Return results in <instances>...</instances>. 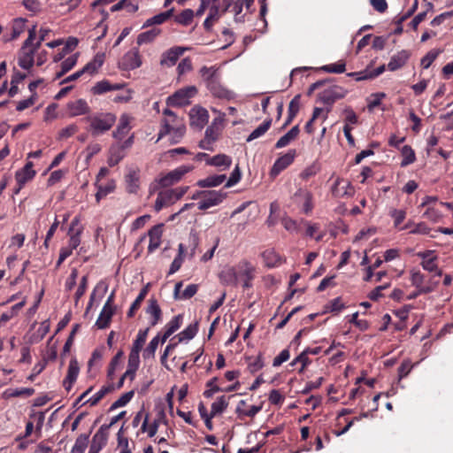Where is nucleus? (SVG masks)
I'll use <instances>...</instances> for the list:
<instances>
[{"label": "nucleus", "mask_w": 453, "mask_h": 453, "mask_svg": "<svg viewBox=\"0 0 453 453\" xmlns=\"http://www.w3.org/2000/svg\"><path fill=\"white\" fill-rule=\"evenodd\" d=\"M386 97V94L383 92H378L372 94L367 98V108L372 111L374 108L378 107L381 104V100Z\"/></svg>", "instance_id": "56"}, {"label": "nucleus", "mask_w": 453, "mask_h": 453, "mask_svg": "<svg viewBox=\"0 0 453 453\" xmlns=\"http://www.w3.org/2000/svg\"><path fill=\"white\" fill-rule=\"evenodd\" d=\"M80 373V365L75 357H73L68 365L67 373L63 380V386L67 390L70 391L76 381L78 375Z\"/></svg>", "instance_id": "16"}, {"label": "nucleus", "mask_w": 453, "mask_h": 453, "mask_svg": "<svg viewBox=\"0 0 453 453\" xmlns=\"http://www.w3.org/2000/svg\"><path fill=\"white\" fill-rule=\"evenodd\" d=\"M389 216L394 219V226L399 227L401 223L406 218V211L404 210H398L391 208L388 212Z\"/></svg>", "instance_id": "62"}, {"label": "nucleus", "mask_w": 453, "mask_h": 453, "mask_svg": "<svg viewBox=\"0 0 453 453\" xmlns=\"http://www.w3.org/2000/svg\"><path fill=\"white\" fill-rule=\"evenodd\" d=\"M108 91H111V83L107 80L96 82L92 88V92L95 95H101Z\"/></svg>", "instance_id": "63"}, {"label": "nucleus", "mask_w": 453, "mask_h": 453, "mask_svg": "<svg viewBox=\"0 0 453 453\" xmlns=\"http://www.w3.org/2000/svg\"><path fill=\"white\" fill-rule=\"evenodd\" d=\"M221 4H211L209 13L203 22V27L206 31H211L216 20L219 18V12H222Z\"/></svg>", "instance_id": "35"}, {"label": "nucleus", "mask_w": 453, "mask_h": 453, "mask_svg": "<svg viewBox=\"0 0 453 453\" xmlns=\"http://www.w3.org/2000/svg\"><path fill=\"white\" fill-rule=\"evenodd\" d=\"M126 156V153L118 147L116 144L112 145L109 150L108 165L110 166H115L118 165Z\"/></svg>", "instance_id": "41"}, {"label": "nucleus", "mask_w": 453, "mask_h": 453, "mask_svg": "<svg viewBox=\"0 0 453 453\" xmlns=\"http://www.w3.org/2000/svg\"><path fill=\"white\" fill-rule=\"evenodd\" d=\"M198 330V322L196 321L193 324L188 326L184 330H182L179 334V342L183 341H189L195 337Z\"/></svg>", "instance_id": "47"}, {"label": "nucleus", "mask_w": 453, "mask_h": 453, "mask_svg": "<svg viewBox=\"0 0 453 453\" xmlns=\"http://www.w3.org/2000/svg\"><path fill=\"white\" fill-rule=\"evenodd\" d=\"M237 267L240 271V273H238L239 277H243L244 279H248V280H252L254 268L250 263L242 261L238 265Z\"/></svg>", "instance_id": "55"}, {"label": "nucleus", "mask_w": 453, "mask_h": 453, "mask_svg": "<svg viewBox=\"0 0 453 453\" xmlns=\"http://www.w3.org/2000/svg\"><path fill=\"white\" fill-rule=\"evenodd\" d=\"M417 256L422 259L420 265L422 268L429 273H434L437 276L442 275V271L437 265V256L434 250H425L417 253Z\"/></svg>", "instance_id": "7"}, {"label": "nucleus", "mask_w": 453, "mask_h": 453, "mask_svg": "<svg viewBox=\"0 0 453 453\" xmlns=\"http://www.w3.org/2000/svg\"><path fill=\"white\" fill-rule=\"evenodd\" d=\"M114 314V308H108V307H103L96 321V326L98 329H104L106 328Z\"/></svg>", "instance_id": "36"}, {"label": "nucleus", "mask_w": 453, "mask_h": 453, "mask_svg": "<svg viewBox=\"0 0 453 453\" xmlns=\"http://www.w3.org/2000/svg\"><path fill=\"white\" fill-rule=\"evenodd\" d=\"M194 169L191 165H182L165 175L159 176L156 181L159 187L166 188L179 182L185 174L188 173Z\"/></svg>", "instance_id": "5"}, {"label": "nucleus", "mask_w": 453, "mask_h": 453, "mask_svg": "<svg viewBox=\"0 0 453 453\" xmlns=\"http://www.w3.org/2000/svg\"><path fill=\"white\" fill-rule=\"evenodd\" d=\"M423 218L434 223H436L441 220V219L442 218V214L439 210L435 209L434 207L428 206L425 212L423 213Z\"/></svg>", "instance_id": "61"}, {"label": "nucleus", "mask_w": 453, "mask_h": 453, "mask_svg": "<svg viewBox=\"0 0 453 453\" xmlns=\"http://www.w3.org/2000/svg\"><path fill=\"white\" fill-rule=\"evenodd\" d=\"M182 315L179 314L174 316L165 326V333L161 338V343H165V341L176 332L182 324Z\"/></svg>", "instance_id": "32"}, {"label": "nucleus", "mask_w": 453, "mask_h": 453, "mask_svg": "<svg viewBox=\"0 0 453 453\" xmlns=\"http://www.w3.org/2000/svg\"><path fill=\"white\" fill-rule=\"evenodd\" d=\"M347 90L340 86H330L319 93V98L324 104L332 105L336 100L343 98Z\"/></svg>", "instance_id": "9"}, {"label": "nucleus", "mask_w": 453, "mask_h": 453, "mask_svg": "<svg viewBox=\"0 0 453 453\" xmlns=\"http://www.w3.org/2000/svg\"><path fill=\"white\" fill-rule=\"evenodd\" d=\"M207 89L214 97L226 100H231L234 97V93L224 87L221 83V80L211 84L207 87Z\"/></svg>", "instance_id": "20"}, {"label": "nucleus", "mask_w": 453, "mask_h": 453, "mask_svg": "<svg viewBox=\"0 0 453 453\" xmlns=\"http://www.w3.org/2000/svg\"><path fill=\"white\" fill-rule=\"evenodd\" d=\"M127 190L130 194H134L140 188V171L130 168L126 175Z\"/></svg>", "instance_id": "26"}, {"label": "nucleus", "mask_w": 453, "mask_h": 453, "mask_svg": "<svg viewBox=\"0 0 453 453\" xmlns=\"http://www.w3.org/2000/svg\"><path fill=\"white\" fill-rule=\"evenodd\" d=\"M146 295H147V289L142 288L140 291L137 297L135 298V300L134 301V303L131 304L129 311H127V317L131 318L134 315L135 311L140 308L141 303L143 301V299L145 298Z\"/></svg>", "instance_id": "59"}, {"label": "nucleus", "mask_w": 453, "mask_h": 453, "mask_svg": "<svg viewBox=\"0 0 453 453\" xmlns=\"http://www.w3.org/2000/svg\"><path fill=\"white\" fill-rule=\"evenodd\" d=\"M149 333V328L139 330L135 340L133 342L131 350L135 352H140L146 342L147 336Z\"/></svg>", "instance_id": "49"}, {"label": "nucleus", "mask_w": 453, "mask_h": 453, "mask_svg": "<svg viewBox=\"0 0 453 453\" xmlns=\"http://www.w3.org/2000/svg\"><path fill=\"white\" fill-rule=\"evenodd\" d=\"M295 197L296 199H299V203L302 208V211L305 214H309L311 212L313 209V203H312V194L306 190V189H298L296 194Z\"/></svg>", "instance_id": "19"}, {"label": "nucleus", "mask_w": 453, "mask_h": 453, "mask_svg": "<svg viewBox=\"0 0 453 453\" xmlns=\"http://www.w3.org/2000/svg\"><path fill=\"white\" fill-rule=\"evenodd\" d=\"M67 111L71 117H77L88 114L90 111V107L84 99H78L67 104Z\"/></svg>", "instance_id": "21"}, {"label": "nucleus", "mask_w": 453, "mask_h": 453, "mask_svg": "<svg viewBox=\"0 0 453 453\" xmlns=\"http://www.w3.org/2000/svg\"><path fill=\"white\" fill-rule=\"evenodd\" d=\"M410 58L409 51L403 50L393 55L388 64V69L391 72L402 68Z\"/></svg>", "instance_id": "29"}, {"label": "nucleus", "mask_w": 453, "mask_h": 453, "mask_svg": "<svg viewBox=\"0 0 453 453\" xmlns=\"http://www.w3.org/2000/svg\"><path fill=\"white\" fill-rule=\"evenodd\" d=\"M185 247L184 244L180 243L178 246V255L173 259L170 265L168 274H173L180 270L184 260Z\"/></svg>", "instance_id": "45"}, {"label": "nucleus", "mask_w": 453, "mask_h": 453, "mask_svg": "<svg viewBox=\"0 0 453 453\" xmlns=\"http://www.w3.org/2000/svg\"><path fill=\"white\" fill-rule=\"evenodd\" d=\"M111 387H103L100 390L95 393L91 397H89L86 403H88L91 406H94L98 403V402L111 390Z\"/></svg>", "instance_id": "64"}, {"label": "nucleus", "mask_w": 453, "mask_h": 453, "mask_svg": "<svg viewBox=\"0 0 453 453\" xmlns=\"http://www.w3.org/2000/svg\"><path fill=\"white\" fill-rule=\"evenodd\" d=\"M194 16L195 12L193 10L185 9L180 14L175 16L174 19L180 25L188 26L192 22Z\"/></svg>", "instance_id": "54"}, {"label": "nucleus", "mask_w": 453, "mask_h": 453, "mask_svg": "<svg viewBox=\"0 0 453 453\" xmlns=\"http://www.w3.org/2000/svg\"><path fill=\"white\" fill-rule=\"evenodd\" d=\"M411 282L417 289H419V293H431L438 286V281H429V284L424 285L425 275L418 269H411L410 272Z\"/></svg>", "instance_id": "8"}, {"label": "nucleus", "mask_w": 453, "mask_h": 453, "mask_svg": "<svg viewBox=\"0 0 453 453\" xmlns=\"http://www.w3.org/2000/svg\"><path fill=\"white\" fill-rule=\"evenodd\" d=\"M173 8H172L166 12L158 13V14L148 19L145 21L143 27H150V26H153V25L162 24L165 21H166L173 15Z\"/></svg>", "instance_id": "46"}, {"label": "nucleus", "mask_w": 453, "mask_h": 453, "mask_svg": "<svg viewBox=\"0 0 453 453\" xmlns=\"http://www.w3.org/2000/svg\"><path fill=\"white\" fill-rule=\"evenodd\" d=\"M247 364L248 369L251 373H255L264 367V361L260 354L255 357H247Z\"/></svg>", "instance_id": "52"}, {"label": "nucleus", "mask_w": 453, "mask_h": 453, "mask_svg": "<svg viewBox=\"0 0 453 453\" xmlns=\"http://www.w3.org/2000/svg\"><path fill=\"white\" fill-rule=\"evenodd\" d=\"M88 124V131L92 136H99L109 131L115 124L117 118L111 112H97L87 116L84 119Z\"/></svg>", "instance_id": "2"}, {"label": "nucleus", "mask_w": 453, "mask_h": 453, "mask_svg": "<svg viewBox=\"0 0 453 453\" xmlns=\"http://www.w3.org/2000/svg\"><path fill=\"white\" fill-rule=\"evenodd\" d=\"M299 134L298 126L293 127L288 132H287L283 136H281L276 142L275 148L280 149L288 145L292 141H294Z\"/></svg>", "instance_id": "40"}, {"label": "nucleus", "mask_w": 453, "mask_h": 453, "mask_svg": "<svg viewBox=\"0 0 453 453\" xmlns=\"http://www.w3.org/2000/svg\"><path fill=\"white\" fill-rule=\"evenodd\" d=\"M160 30L157 28L141 33L137 37V44L142 45L152 42L159 34Z\"/></svg>", "instance_id": "53"}, {"label": "nucleus", "mask_w": 453, "mask_h": 453, "mask_svg": "<svg viewBox=\"0 0 453 453\" xmlns=\"http://www.w3.org/2000/svg\"><path fill=\"white\" fill-rule=\"evenodd\" d=\"M88 434H81L75 441V443L73 447V453H83L88 446Z\"/></svg>", "instance_id": "60"}, {"label": "nucleus", "mask_w": 453, "mask_h": 453, "mask_svg": "<svg viewBox=\"0 0 453 453\" xmlns=\"http://www.w3.org/2000/svg\"><path fill=\"white\" fill-rule=\"evenodd\" d=\"M399 229H410L409 234H423L435 237V235L430 234L431 228L425 222L415 223L412 220H409L403 226L399 227Z\"/></svg>", "instance_id": "23"}, {"label": "nucleus", "mask_w": 453, "mask_h": 453, "mask_svg": "<svg viewBox=\"0 0 453 453\" xmlns=\"http://www.w3.org/2000/svg\"><path fill=\"white\" fill-rule=\"evenodd\" d=\"M36 37V26L28 29V36L24 42L18 58L19 65L25 70H29L35 64V54L39 49L34 44Z\"/></svg>", "instance_id": "3"}, {"label": "nucleus", "mask_w": 453, "mask_h": 453, "mask_svg": "<svg viewBox=\"0 0 453 453\" xmlns=\"http://www.w3.org/2000/svg\"><path fill=\"white\" fill-rule=\"evenodd\" d=\"M95 185L97 188L96 194V199L97 202H99L101 199L105 197L110 193L113 192L116 188L115 181L113 180H109L104 185L97 182H96Z\"/></svg>", "instance_id": "39"}, {"label": "nucleus", "mask_w": 453, "mask_h": 453, "mask_svg": "<svg viewBox=\"0 0 453 453\" xmlns=\"http://www.w3.org/2000/svg\"><path fill=\"white\" fill-rule=\"evenodd\" d=\"M232 164L230 157L225 154H219L212 157L208 158L207 165H213L216 167H222V169H227Z\"/></svg>", "instance_id": "38"}, {"label": "nucleus", "mask_w": 453, "mask_h": 453, "mask_svg": "<svg viewBox=\"0 0 453 453\" xmlns=\"http://www.w3.org/2000/svg\"><path fill=\"white\" fill-rule=\"evenodd\" d=\"M163 224H158L152 226L149 232L148 236L150 239L148 252L153 253L156 250H157L162 242V235H163Z\"/></svg>", "instance_id": "15"}, {"label": "nucleus", "mask_w": 453, "mask_h": 453, "mask_svg": "<svg viewBox=\"0 0 453 453\" xmlns=\"http://www.w3.org/2000/svg\"><path fill=\"white\" fill-rule=\"evenodd\" d=\"M163 115L164 119L161 121V128L157 142L161 140L164 136L169 135L172 144L180 142L186 133L184 120L169 109H165Z\"/></svg>", "instance_id": "1"}, {"label": "nucleus", "mask_w": 453, "mask_h": 453, "mask_svg": "<svg viewBox=\"0 0 453 453\" xmlns=\"http://www.w3.org/2000/svg\"><path fill=\"white\" fill-rule=\"evenodd\" d=\"M109 426L106 424L101 426V427L97 430V432L94 434L92 438L91 444L96 446L100 449H102L107 443L108 435H109Z\"/></svg>", "instance_id": "33"}, {"label": "nucleus", "mask_w": 453, "mask_h": 453, "mask_svg": "<svg viewBox=\"0 0 453 453\" xmlns=\"http://www.w3.org/2000/svg\"><path fill=\"white\" fill-rule=\"evenodd\" d=\"M228 406V403L224 395L217 398L215 402L212 403L211 408V416H216L221 414Z\"/></svg>", "instance_id": "50"}, {"label": "nucleus", "mask_w": 453, "mask_h": 453, "mask_svg": "<svg viewBox=\"0 0 453 453\" xmlns=\"http://www.w3.org/2000/svg\"><path fill=\"white\" fill-rule=\"evenodd\" d=\"M130 121L131 118L129 115L122 114L115 131L112 133L113 138L122 140L131 129Z\"/></svg>", "instance_id": "25"}, {"label": "nucleus", "mask_w": 453, "mask_h": 453, "mask_svg": "<svg viewBox=\"0 0 453 453\" xmlns=\"http://www.w3.org/2000/svg\"><path fill=\"white\" fill-rule=\"evenodd\" d=\"M219 277L223 284L230 286H236L239 280V274L234 266L224 267L219 273Z\"/></svg>", "instance_id": "24"}, {"label": "nucleus", "mask_w": 453, "mask_h": 453, "mask_svg": "<svg viewBox=\"0 0 453 453\" xmlns=\"http://www.w3.org/2000/svg\"><path fill=\"white\" fill-rule=\"evenodd\" d=\"M186 48L180 46L169 49L162 54L160 65L167 67L173 66L179 58L186 51Z\"/></svg>", "instance_id": "13"}, {"label": "nucleus", "mask_w": 453, "mask_h": 453, "mask_svg": "<svg viewBox=\"0 0 453 453\" xmlns=\"http://www.w3.org/2000/svg\"><path fill=\"white\" fill-rule=\"evenodd\" d=\"M385 69V65H381L374 70L366 68L360 72L350 73H349V76L355 78L356 81L372 80L383 73Z\"/></svg>", "instance_id": "28"}, {"label": "nucleus", "mask_w": 453, "mask_h": 453, "mask_svg": "<svg viewBox=\"0 0 453 453\" xmlns=\"http://www.w3.org/2000/svg\"><path fill=\"white\" fill-rule=\"evenodd\" d=\"M296 155V150H290L286 154L277 158L271 169V175L273 177L279 175L280 172H282L293 163Z\"/></svg>", "instance_id": "11"}, {"label": "nucleus", "mask_w": 453, "mask_h": 453, "mask_svg": "<svg viewBox=\"0 0 453 453\" xmlns=\"http://www.w3.org/2000/svg\"><path fill=\"white\" fill-rule=\"evenodd\" d=\"M173 190H164L157 194L155 201L154 209L156 211H161L163 208L173 204L174 202Z\"/></svg>", "instance_id": "27"}, {"label": "nucleus", "mask_w": 453, "mask_h": 453, "mask_svg": "<svg viewBox=\"0 0 453 453\" xmlns=\"http://www.w3.org/2000/svg\"><path fill=\"white\" fill-rule=\"evenodd\" d=\"M197 93V88L195 86H188L175 91L172 96L166 99V104L169 106L180 107L189 104L190 98L195 96Z\"/></svg>", "instance_id": "6"}, {"label": "nucleus", "mask_w": 453, "mask_h": 453, "mask_svg": "<svg viewBox=\"0 0 453 453\" xmlns=\"http://www.w3.org/2000/svg\"><path fill=\"white\" fill-rule=\"evenodd\" d=\"M78 58H79V53H75V54L68 57L67 58H65L61 63V70L58 73H57L56 78L58 79V78L62 77L64 74H65L71 69H73L77 64Z\"/></svg>", "instance_id": "43"}, {"label": "nucleus", "mask_w": 453, "mask_h": 453, "mask_svg": "<svg viewBox=\"0 0 453 453\" xmlns=\"http://www.w3.org/2000/svg\"><path fill=\"white\" fill-rule=\"evenodd\" d=\"M83 227L80 226V219L75 217L70 225V228L68 231V234L70 236L68 246L75 250L81 244V234L82 233Z\"/></svg>", "instance_id": "17"}, {"label": "nucleus", "mask_w": 453, "mask_h": 453, "mask_svg": "<svg viewBox=\"0 0 453 453\" xmlns=\"http://www.w3.org/2000/svg\"><path fill=\"white\" fill-rule=\"evenodd\" d=\"M272 125V119H265L261 125H259L257 128H255L250 134L247 137L246 141L248 142L257 139L261 136H263L270 128Z\"/></svg>", "instance_id": "44"}, {"label": "nucleus", "mask_w": 453, "mask_h": 453, "mask_svg": "<svg viewBox=\"0 0 453 453\" xmlns=\"http://www.w3.org/2000/svg\"><path fill=\"white\" fill-rule=\"evenodd\" d=\"M190 125L202 129L209 120V113L203 107H193L189 111Z\"/></svg>", "instance_id": "12"}, {"label": "nucleus", "mask_w": 453, "mask_h": 453, "mask_svg": "<svg viewBox=\"0 0 453 453\" xmlns=\"http://www.w3.org/2000/svg\"><path fill=\"white\" fill-rule=\"evenodd\" d=\"M263 259L268 267H275L280 265L281 260L279 254L273 249L265 250L262 254Z\"/></svg>", "instance_id": "42"}, {"label": "nucleus", "mask_w": 453, "mask_h": 453, "mask_svg": "<svg viewBox=\"0 0 453 453\" xmlns=\"http://www.w3.org/2000/svg\"><path fill=\"white\" fill-rule=\"evenodd\" d=\"M134 395V390L123 394L117 401H115L110 407V411L123 407L127 404Z\"/></svg>", "instance_id": "58"}, {"label": "nucleus", "mask_w": 453, "mask_h": 453, "mask_svg": "<svg viewBox=\"0 0 453 453\" xmlns=\"http://www.w3.org/2000/svg\"><path fill=\"white\" fill-rule=\"evenodd\" d=\"M199 73L205 83L206 88L215 81L221 80L220 67L217 65H203L199 70Z\"/></svg>", "instance_id": "14"}, {"label": "nucleus", "mask_w": 453, "mask_h": 453, "mask_svg": "<svg viewBox=\"0 0 453 453\" xmlns=\"http://www.w3.org/2000/svg\"><path fill=\"white\" fill-rule=\"evenodd\" d=\"M226 179L225 174L210 175L205 179L199 180L197 185L200 188H212L221 185Z\"/></svg>", "instance_id": "37"}, {"label": "nucleus", "mask_w": 453, "mask_h": 453, "mask_svg": "<svg viewBox=\"0 0 453 453\" xmlns=\"http://www.w3.org/2000/svg\"><path fill=\"white\" fill-rule=\"evenodd\" d=\"M104 61V54H96L94 58L89 61L83 68L81 69L83 74L92 75L97 73L98 69L103 65Z\"/></svg>", "instance_id": "34"}, {"label": "nucleus", "mask_w": 453, "mask_h": 453, "mask_svg": "<svg viewBox=\"0 0 453 453\" xmlns=\"http://www.w3.org/2000/svg\"><path fill=\"white\" fill-rule=\"evenodd\" d=\"M402 156L403 160L401 162V166H407L412 164L416 160V156L414 150L409 145H404L402 148Z\"/></svg>", "instance_id": "51"}, {"label": "nucleus", "mask_w": 453, "mask_h": 453, "mask_svg": "<svg viewBox=\"0 0 453 453\" xmlns=\"http://www.w3.org/2000/svg\"><path fill=\"white\" fill-rule=\"evenodd\" d=\"M196 197L200 198L198 209L204 211L220 204L226 197V193L222 190L202 191L193 196L194 199Z\"/></svg>", "instance_id": "4"}, {"label": "nucleus", "mask_w": 453, "mask_h": 453, "mask_svg": "<svg viewBox=\"0 0 453 453\" xmlns=\"http://www.w3.org/2000/svg\"><path fill=\"white\" fill-rule=\"evenodd\" d=\"M33 163L31 161L27 162L25 166L19 170L15 174V179L20 188L26 182L32 180L35 175V171L33 169ZM19 189L16 191L19 192Z\"/></svg>", "instance_id": "22"}, {"label": "nucleus", "mask_w": 453, "mask_h": 453, "mask_svg": "<svg viewBox=\"0 0 453 453\" xmlns=\"http://www.w3.org/2000/svg\"><path fill=\"white\" fill-rule=\"evenodd\" d=\"M354 192L353 187L349 180L337 179L332 187V194L334 197L350 196Z\"/></svg>", "instance_id": "18"}, {"label": "nucleus", "mask_w": 453, "mask_h": 453, "mask_svg": "<svg viewBox=\"0 0 453 453\" xmlns=\"http://www.w3.org/2000/svg\"><path fill=\"white\" fill-rule=\"evenodd\" d=\"M159 342H161V338L159 334L153 337L149 342L148 346L145 348L142 357L144 359L153 358L155 356V352L158 347Z\"/></svg>", "instance_id": "48"}, {"label": "nucleus", "mask_w": 453, "mask_h": 453, "mask_svg": "<svg viewBox=\"0 0 453 453\" xmlns=\"http://www.w3.org/2000/svg\"><path fill=\"white\" fill-rule=\"evenodd\" d=\"M146 312L150 317V324L151 326H156L161 320L162 311L156 299L151 298L149 300Z\"/></svg>", "instance_id": "31"}, {"label": "nucleus", "mask_w": 453, "mask_h": 453, "mask_svg": "<svg viewBox=\"0 0 453 453\" xmlns=\"http://www.w3.org/2000/svg\"><path fill=\"white\" fill-rule=\"evenodd\" d=\"M299 96H296L289 103L288 105V117L285 123L286 125H288L293 119L296 117L297 112L299 111Z\"/></svg>", "instance_id": "57"}, {"label": "nucleus", "mask_w": 453, "mask_h": 453, "mask_svg": "<svg viewBox=\"0 0 453 453\" xmlns=\"http://www.w3.org/2000/svg\"><path fill=\"white\" fill-rule=\"evenodd\" d=\"M142 65V58L137 48L127 51L120 61V66L124 70H134Z\"/></svg>", "instance_id": "10"}, {"label": "nucleus", "mask_w": 453, "mask_h": 453, "mask_svg": "<svg viewBox=\"0 0 453 453\" xmlns=\"http://www.w3.org/2000/svg\"><path fill=\"white\" fill-rule=\"evenodd\" d=\"M182 288V282H177L174 287L173 290V296L174 299H183L188 300L193 297L197 290H198V285L197 284H189L187 286V288L184 289V291L180 294V289Z\"/></svg>", "instance_id": "30"}]
</instances>
